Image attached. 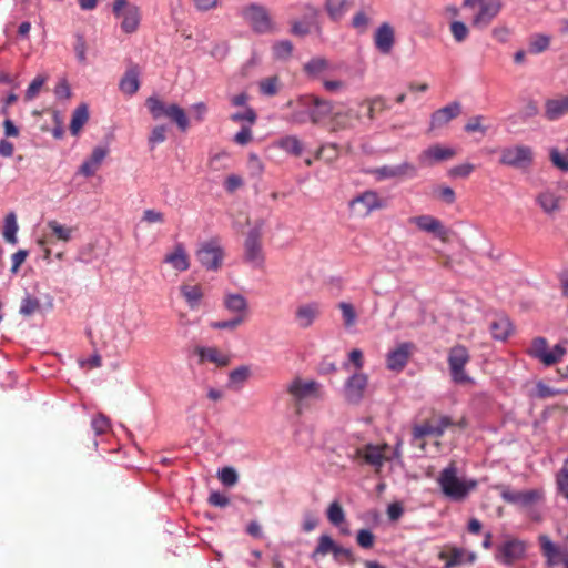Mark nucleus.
Wrapping results in <instances>:
<instances>
[{"instance_id": "obj_32", "label": "nucleus", "mask_w": 568, "mask_h": 568, "mask_svg": "<svg viewBox=\"0 0 568 568\" xmlns=\"http://www.w3.org/2000/svg\"><path fill=\"white\" fill-rule=\"evenodd\" d=\"M353 6L352 0H326L325 10L329 19L334 22H338L343 19L346 12Z\"/></svg>"}, {"instance_id": "obj_6", "label": "nucleus", "mask_w": 568, "mask_h": 568, "mask_svg": "<svg viewBox=\"0 0 568 568\" xmlns=\"http://www.w3.org/2000/svg\"><path fill=\"white\" fill-rule=\"evenodd\" d=\"M568 341H562L554 346L552 349H548V343L545 337H536L532 339L531 345L528 349V354L538 359L545 366H552L559 363L562 357L567 354L566 344Z\"/></svg>"}, {"instance_id": "obj_19", "label": "nucleus", "mask_w": 568, "mask_h": 568, "mask_svg": "<svg viewBox=\"0 0 568 568\" xmlns=\"http://www.w3.org/2000/svg\"><path fill=\"white\" fill-rule=\"evenodd\" d=\"M499 489L503 500L509 504L529 506L542 498V491L538 489L514 491L507 486H500Z\"/></svg>"}, {"instance_id": "obj_36", "label": "nucleus", "mask_w": 568, "mask_h": 568, "mask_svg": "<svg viewBox=\"0 0 568 568\" xmlns=\"http://www.w3.org/2000/svg\"><path fill=\"white\" fill-rule=\"evenodd\" d=\"M119 87L123 93L133 95L140 88L138 69H129L121 79Z\"/></svg>"}, {"instance_id": "obj_24", "label": "nucleus", "mask_w": 568, "mask_h": 568, "mask_svg": "<svg viewBox=\"0 0 568 568\" xmlns=\"http://www.w3.org/2000/svg\"><path fill=\"white\" fill-rule=\"evenodd\" d=\"M413 344L402 343L394 351L387 354L386 365L387 368L395 372L404 369L412 355Z\"/></svg>"}, {"instance_id": "obj_35", "label": "nucleus", "mask_w": 568, "mask_h": 568, "mask_svg": "<svg viewBox=\"0 0 568 568\" xmlns=\"http://www.w3.org/2000/svg\"><path fill=\"white\" fill-rule=\"evenodd\" d=\"M326 515L328 521L333 526L338 527L343 535H349V529L346 526H343L345 524V511L338 501L329 504Z\"/></svg>"}, {"instance_id": "obj_20", "label": "nucleus", "mask_w": 568, "mask_h": 568, "mask_svg": "<svg viewBox=\"0 0 568 568\" xmlns=\"http://www.w3.org/2000/svg\"><path fill=\"white\" fill-rule=\"evenodd\" d=\"M525 550L523 541L509 539L498 547L496 557L500 562L511 565L524 557Z\"/></svg>"}, {"instance_id": "obj_53", "label": "nucleus", "mask_w": 568, "mask_h": 568, "mask_svg": "<svg viewBox=\"0 0 568 568\" xmlns=\"http://www.w3.org/2000/svg\"><path fill=\"white\" fill-rule=\"evenodd\" d=\"M91 426L97 435L108 433L111 427L109 418L102 414H99L92 418Z\"/></svg>"}, {"instance_id": "obj_2", "label": "nucleus", "mask_w": 568, "mask_h": 568, "mask_svg": "<svg viewBox=\"0 0 568 568\" xmlns=\"http://www.w3.org/2000/svg\"><path fill=\"white\" fill-rule=\"evenodd\" d=\"M285 392L294 407L295 414L301 416L311 400H318L323 397V386L315 379L294 376L286 385Z\"/></svg>"}, {"instance_id": "obj_56", "label": "nucleus", "mask_w": 568, "mask_h": 568, "mask_svg": "<svg viewBox=\"0 0 568 568\" xmlns=\"http://www.w3.org/2000/svg\"><path fill=\"white\" fill-rule=\"evenodd\" d=\"M339 310L342 311V316L344 320L345 326L349 327L355 324L356 322V313L352 304L346 302H341L338 305Z\"/></svg>"}, {"instance_id": "obj_39", "label": "nucleus", "mask_w": 568, "mask_h": 568, "mask_svg": "<svg viewBox=\"0 0 568 568\" xmlns=\"http://www.w3.org/2000/svg\"><path fill=\"white\" fill-rule=\"evenodd\" d=\"M17 231H18V224H17V216L13 212H10L6 215L3 227H2V235L3 239L11 244L17 243Z\"/></svg>"}, {"instance_id": "obj_28", "label": "nucleus", "mask_w": 568, "mask_h": 568, "mask_svg": "<svg viewBox=\"0 0 568 568\" xmlns=\"http://www.w3.org/2000/svg\"><path fill=\"white\" fill-rule=\"evenodd\" d=\"M462 112L459 102H453L445 105L432 114L430 129L440 128L447 124L453 119L457 118Z\"/></svg>"}, {"instance_id": "obj_16", "label": "nucleus", "mask_w": 568, "mask_h": 568, "mask_svg": "<svg viewBox=\"0 0 568 568\" xmlns=\"http://www.w3.org/2000/svg\"><path fill=\"white\" fill-rule=\"evenodd\" d=\"M538 544L548 568L559 566L562 558L568 554L567 546L554 542L547 535H540L538 537Z\"/></svg>"}, {"instance_id": "obj_49", "label": "nucleus", "mask_w": 568, "mask_h": 568, "mask_svg": "<svg viewBox=\"0 0 568 568\" xmlns=\"http://www.w3.org/2000/svg\"><path fill=\"white\" fill-rule=\"evenodd\" d=\"M387 109L388 105L383 97H375L367 101V115L369 120H373L376 113H382Z\"/></svg>"}, {"instance_id": "obj_54", "label": "nucleus", "mask_w": 568, "mask_h": 568, "mask_svg": "<svg viewBox=\"0 0 568 568\" xmlns=\"http://www.w3.org/2000/svg\"><path fill=\"white\" fill-rule=\"evenodd\" d=\"M450 32L456 42H463L467 39L469 30L462 21H454L450 23Z\"/></svg>"}, {"instance_id": "obj_14", "label": "nucleus", "mask_w": 568, "mask_h": 568, "mask_svg": "<svg viewBox=\"0 0 568 568\" xmlns=\"http://www.w3.org/2000/svg\"><path fill=\"white\" fill-rule=\"evenodd\" d=\"M303 106H311L308 121L313 124H320L324 119L332 115L333 103L313 94L301 95Z\"/></svg>"}, {"instance_id": "obj_37", "label": "nucleus", "mask_w": 568, "mask_h": 568, "mask_svg": "<svg viewBox=\"0 0 568 568\" xmlns=\"http://www.w3.org/2000/svg\"><path fill=\"white\" fill-rule=\"evenodd\" d=\"M89 120V110L87 104H80L72 113L70 131L73 135H78L83 125Z\"/></svg>"}, {"instance_id": "obj_17", "label": "nucleus", "mask_w": 568, "mask_h": 568, "mask_svg": "<svg viewBox=\"0 0 568 568\" xmlns=\"http://www.w3.org/2000/svg\"><path fill=\"white\" fill-rule=\"evenodd\" d=\"M372 174L377 181L389 179H402L405 176H415L416 168L409 162H403L398 165H383L372 170Z\"/></svg>"}, {"instance_id": "obj_27", "label": "nucleus", "mask_w": 568, "mask_h": 568, "mask_svg": "<svg viewBox=\"0 0 568 568\" xmlns=\"http://www.w3.org/2000/svg\"><path fill=\"white\" fill-rule=\"evenodd\" d=\"M387 448V445H366L356 450V456L363 458L366 464L379 468L383 466L385 460L389 459L384 453Z\"/></svg>"}, {"instance_id": "obj_43", "label": "nucleus", "mask_w": 568, "mask_h": 568, "mask_svg": "<svg viewBox=\"0 0 568 568\" xmlns=\"http://www.w3.org/2000/svg\"><path fill=\"white\" fill-rule=\"evenodd\" d=\"M335 541L328 535H321L318 538V544L314 551L311 555L313 560H316L320 556H326L327 554H333Z\"/></svg>"}, {"instance_id": "obj_4", "label": "nucleus", "mask_w": 568, "mask_h": 568, "mask_svg": "<svg viewBox=\"0 0 568 568\" xmlns=\"http://www.w3.org/2000/svg\"><path fill=\"white\" fill-rule=\"evenodd\" d=\"M145 105L154 120H159L164 116L175 123L181 131L184 132L187 130L190 122L184 109L180 105L175 103L166 104L156 97L148 98Z\"/></svg>"}, {"instance_id": "obj_3", "label": "nucleus", "mask_w": 568, "mask_h": 568, "mask_svg": "<svg viewBox=\"0 0 568 568\" xmlns=\"http://www.w3.org/2000/svg\"><path fill=\"white\" fill-rule=\"evenodd\" d=\"M264 222L256 221L245 236L243 244V262L256 270H263L265 265V253L263 248Z\"/></svg>"}, {"instance_id": "obj_61", "label": "nucleus", "mask_w": 568, "mask_h": 568, "mask_svg": "<svg viewBox=\"0 0 568 568\" xmlns=\"http://www.w3.org/2000/svg\"><path fill=\"white\" fill-rule=\"evenodd\" d=\"M333 557L336 561H347V562H354L355 558L353 555V551L348 548H345L341 545L335 544L334 550H333Z\"/></svg>"}, {"instance_id": "obj_51", "label": "nucleus", "mask_w": 568, "mask_h": 568, "mask_svg": "<svg viewBox=\"0 0 568 568\" xmlns=\"http://www.w3.org/2000/svg\"><path fill=\"white\" fill-rule=\"evenodd\" d=\"M293 44L288 40H283L273 45V53L276 59L285 60L291 57Z\"/></svg>"}, {"instance_id": "obj_47", "label": "nucleus", "mask_w": 568, "mask_h": 568, "mask_svg": "<svg viewBox=\"0 0 568 568\" xmlns=\"http://www.w3.org/2000/svg\"><path fill=\"white\" fill-rule=\"evenodd\" d=\"M510 322L507 318H500L490 324V331L496 339L504 341L510 333Z\"/></svg>"}, {"instance_id": "obj_23", "label": "nucleus", "mask_w": 568, "mask_h": 568, "mask_svg": "<svg viewBox=\"0 0 568 568\" xmlns=\"http://www.w3.org/2000/svg\"><path fill=\"white\" fill-rule=\"evenodd\" d=\"M374 44L382 54H389L392 52L395 44V31L389 23L384 22L376 29Z\"/></svg>"}, {"instance_id": "obj_18", "label": "nucleus", "mask_w": 568, "mask_h": 568, "mask_svg": "<svg viewBox=\"0 0 568 568\" xmlns=\"http://www.w3.org/2000/svg\"><path fill=\"white\" fill-rule=\"evenodd\" d=\"M368 384L367 375L363 373L353 374L345 383L344 396L348 403L358 404Z\"/></svg>"}, {"instance_id": "obj_13", "label": "nucleus", "mask_w": 568, "mask_h": 568, "mask_svg": "<svg viewBox=\"0 0 568 568\" xmlns=\"http://www.w3.org/2000/svg\"><path fill=\"white\" fill-rule=\"evenodd\" d=\"M242 17L258 33H265L272 30V21L270 14L263 6L252 3L243 8Z\"/></svg>"}, {"instance_id": "obj_50", "label": "nucleus", "mask_w": 568, "mask_h": 568, "mask_svg": "<svg viewBox=\"0 0 568 568\" xmlns=\"http://www.w3.org/2000/svg\"><path fill=\"white\" fill-rule=\"evenodd\" d=\"M356 542L363 549H371L375 544V535L369 529H361L357 531Z\"/></svg>"}, {"instance_id": "obj_8", "label": "nucleus", "mask_w": 568, "mask_h": 568, "mask_svg": "<svg viewBox=\"0 0 568 568\" xmlns=\"http://www.w3.org/2000/svg\"><path fill=\"white\" fill-rule=\"evenodd\" d=\"M196 258L209 271H217L223 263L224 250L217 239H211L200 244Z\"/></svg>"}, {"instance_id": "obj_12", "label": "nucleus", "mask_w": 568, "mask_h": 568, "mask_svg": "<svg viewBox=\"0 0 568 568\" xmlns=\"http://www.w3.org/2000/svg\"><path fill=\"white\" fill-rule=\"evenodd\" d=\"M454 423L448 416L432 418L413 428V442L416 443L426 436L440 437Z\"/></svg>"}, {"instance_id": "obj_59", "label": "nucleus", "mask_w": 568, "mask_h": 568, "mask_svg": "<svg viewBox=\"0 0 568 568\" xmlns=\"http://www.w3.org/2000/svg\"><path fill=\"white\" fill-rule=\"evenodd\" d=\"M219 479L225 486H233L237 483L239 476L234 468L224 467L219 471Z\"/></svg>"}, {"instance_id": "obj_58", "label": "nucleus", "mask_w": 568, "mask_h": 568, "mask_svg": "<svg viewBox=\"0 0 568 568\" xmlns=\"http://www.w3.org/2000/svg\"><path fill=\"white\" fill-rule=\"evenodd\" d=\"M475 170V166L471 163H463L459 165H455L449 169L448 175L450 178H467Z\"/></svg>"}, {"instance_id": "obj_62", "label": "nucleus", "mask_w": 568, "mask_h": 568, "mask_svg": "<svg viewBox=\"0 0 568 568\" xmlns=\"http://www.w3.org/2000/svg\"><path fill=\"white\" fill-rule=\"evenodd\" d=\"M257 119L255 111L252 108H246L243 112H236L231 115L233 122H248L254 124Z\"/></svg>"}, {"instance_id": "obj_34", "label": "nucleus", "mask_w": 568, "mask_h": 568, "mask_svg": "<svg viewBox=\"0 0 568 568\" xmlns=\"http://www.w3.org/2000/svg\"><path fill=\"white\" fill-rule=\"evenodd\" d=\"M286 106L292 109V113L286 118L287 122L293 124H304L308 121L311 106H303L301 97L295 101H288Z\"/></svg>"}, {"instance_id": "obj_33", "label": "nucleus", "mask_w": 568, "mask_h": 568, "mask_svg": "<svg viewBox=\"0 0 568 568\" xmlns=\"http://www.w3.org/2000/svg\"><path fill=\"white\" fill-rule=\"evenodd\" d=\"M196 352L201 362L207 361L220 367L226 366L230 363V356L222 353L216 347H199Z\"/></svg>"}, {"instance_id": "obj_7", "label": "nucleus", "mask_w": 568, "mask_h": 568, "mask_svg": "<svg viewBox=\"0 0 568 568\" xmlns=\"http://www.w3.org/2000/svg\"><path fill=\"white\" fill-rule=\"evenodd\" d=\"M112 11L118 19H121V29L125 33H133L141 22V11L138 6L129 0H114Z\"/></svg>"}, {"instance_id": "obj_57", "label": "nucleus", "mask_w": 568, "mask_h": 568, "mask_svg": "<svg viewBox=\"0 0 568 568\" xmlns=\"http://www.w3.org/2000/svg\"><path fill=\"white\" fill-rule=\"evenodd\" d=\"M318 158H323L328 162H332L338 158V145L335 143H328L322 145L317 152Z\"/></svg>"}, {"instance_id": "obj_31", "label": "nucleus", "mask_w": 568, "mask_h": 568, "mask_svg": "<svg viewBox=\"0 0 568 568\" xmlns=\"http://www.w3.org/2000/svg\"><path fill=\"white\" fill-rule=\"evenodd\" d=\"M568 113V97L550 99L545 103V116L555 121Z\"/></svg>"}, {"instance_id": "obj_1", "label": "nucleus", "mask_w": 568, "mask_h": 568, "mask_svg": "<svg viewBox=\"0 0 568 568\" xmlns=\"http://www.w3.org/2000/svg\"><path fill=\"white\" fill-rule=\"evenodd\" d=\"M437 484L442 494L450 501L463 503L478 487L474 478L459 477L455 462L449 463L437 477Z\"/></svg>"}, {"instance_id": "obj_63", "label": "nucleus", "mask_w": 568, "mask_h": 568, "mask_svg": "<svg viewBox=\"0 0 568 568\" xmlns=\"http://www.w3.org/2000/svg\"><path fill=\"white\" fill-rule=\"evenodd\" d=\"M166 139V126L165 125H156L153 128L150 136L149 143L153 148L155 144L164 142Z\"/></svg>"}, {"instance_id": "obj_46", "label": "nucleus", "mask_w": 568, "mask_h": 568, "mask_svg": "<svg viewBox=\"0 0 568 568\" xmlns=\"http://www.w3.org/2000/svg\"><path fill=\"white\" fill-rule=\"evenodd\" d=\"M465 550L460 548H452L447 552H442L440 558L446 559L444 568H453L464 562Z\"/></svg>"}, {"instance_id": "obj_48", "label": "nucleus", "mask_w": 568, "mask_h": 568, "mask_svg": "<svg viewBox=\"0 0 568 568\" xmlns=\"http://www.w3.org/2000/svg\"><path fill=\"white\" fill-rule=\"evenodd\" d=\"M556 484L558 491L568 500V458L557 474Z\"/></svg>"}, {"instance_id": "obj_10", "label": "nucleus", "mask_w": 568, "mask_h": 568, "mask_svg": "<svg viewBox=\"0 0 568 568\" xmlns=\"http://www.w3.org/2000/svg\"><path fill=\"white\" fill-rule=\"evenodd\" d=\"M470 356L467 348L463 345H456L449 349L448 365L452 378L457 384H466L473 382L466 374L464 367L469 362Z\"/></svg>"}, {"instance_id": "obj_42", "label": "nucleus", "mask_w": 568, "mask_h": 568, "mask_svg": "<svg viewBox=\"0 0 568 568\" xmlns=\"http://www.w3.org/2000/svg\"><path fill=\"white\" fill-rule=\"evenodd\" d=\"M329 62L325 58L315 57L304 64V71L312 77H316L329 69Z\"/></svg>"}, {"instance_id": "obj_22", "label": "nucleus", "mask_w": 568, "mask_h": 568, "mask_svg": "<svg viewBox=\"0 0 568 568\" xmlns=\"http://www.w3.org/2000/svg\"><path fill=\"white\" fill-rule=\"evenodd\" d=\"M322 314V306L318 302L304 303L295 311V321L301 328H308Z\"/></svg>"}, {"instance_id": "obj_41", "label": "nucleus", "mask_w": 568, "mask_h": 568, "mask_svg": "<svg viewBox=\"0 0 568 568\" xmlns=\"http://www.w3.org/2000/svg\"><path fill=\"white\" fill-rule=\"evenodd\" d=\"M48 227L50 229V234L62 242H69L75 231V227L64 226L54 220L48 222Z\"/></svg>"}, {"instance_id": "obj_45", "label": "nucleus", "mask_w": 568, "mask_h": 568, "mask_svg": "<svg viewBox=\"0 0 568 568\" xmlns=\"http://www.w3.org/2000/svg\"><path fill=\"white\" fill-rule=\"evenodd\" d=\"M550 44V37L546 34L536 33L529 38V52L539 54L546 51Z\"/></svg>"}, {"instance_id": "obj_26", "label": "nucleus", "mask_w": 568, "mask_h": 568, "mask_svg": "<svg viewBox=\"0 0 568 568\" xmlns=\"http://www.w3.org/2000/svg\"><path fill=\"white\" fill-rule=\"evenodd\" d=\"M359 119V112L354 111L353 109L332 113V119L328 124V131L331 133H337L339 131L353 129V121Z\"/></svg>"}, {"instance_id": "obj_5", "label": "nucleus", "mask_w": 568, "mask_h": 568, "mask_svg": "<svg viewBox=\"0 0 568 568\" xmlns=\"http://www.w3.org/2000/svg\"><path fill=\"white\" fill-rule=\"evenodd\" d=\"M463 7L475 10L471 26L478 29L487 28L499 14L503 8L501 0H464Z\"/></svg>"}, {"instance_id": "obj_40", "label": "nucleus", "mask_w": 568, "mask_h": 568, "mask_svg": "<svg viewBox=\"0 0 568 568\" xmlns=\"http://www.w3.org/2000/svg\"><path fill=\"white\" fill-rule=\"evenodd\" d=\"M181 294L191 308L196 307L203 297V292L200 285H182Z\"/></svg>"}, {"instance_id": "obj_21", "label": "nucleus", "mask_w": 568, "mask_h": 568, "mask_svg": "<svg viewBox=\"0 0 568 568\" xmlns=\"http://www.w3.org/2000/svg\"><path fill=\"white\" fill-rule=\"evenodd\" d=\"M456 154L452 148L434 144L425 149L419 155L418 161L423 166H433L435 163L447 161Z\"/></svg>"}, {"instance_id": "obj_29", "label": "nucleus", "mask_w": 568, "mask_h": 568, "mask_svg": "<svg viewBox=\"0 0 568 568\" xmlns=\"http://www.w3.org/2000/svg\"><path fill=\"white\" fill-rule=\"evenodd\" d=\"M108 152L106 148H94L91 155L79 168V173L87 178L94 175L108 155Z\"/></svg>"}, {"instance_id": "obj_55", "label": "nucleus", "mask_w": 568, "mask_h": 568, "mask_svg": "<svg viewBox=\"0 0 568 568\" xmlns=\"http://www.w3.org/2000/svg\"><path fill=\"white\" fill-rule=\"evenodd\" d=\"M260 91L265 95H275L278 91L277 77H270L260 82Z\"/></svg>"}, {"instance_id": "obj_60", "label": "nucleus", "mask_w": 568, "mask_h": 568, "mask_svg": "<svg viewBox=\"0 0 568 568\" xmlns=\"http://www.w3.org/2000/svg\"><path fill=\"white\" fill-rule=\"evenodd\" d=\"M369 24V17L364 12H357L352 19V27L356 29L358 32H366Z\"/></svg>"}, {"instance_id": "obj_30", "label": "nucleus", "mask_w": 568, "mask_h": 568, "mask_svg": "<svg viewBox=\"0 0 568 568\" xmlns=\"http://www.w3.org/2000/svg\"><path fill=\"white\" fill-rule=\"evenodd\" d=\"M164 262L170 264L174 270L184 272L190 267L189 255L182 243L174 245L173 251L168 253L164 257Z\"/></svg>"}, {"instance_id": "obj_64", "label": "nucleus", "mask_w": 568, "mask_h": 568, "mask_svg": "<svg viewBox=\"0 0 568 568\" xmlns=\"http://www.w3.org/2000/svg\"><path fill=\"white\" fill-rule=\"evenodd\" d=\"M550 159L555 166L561 171H568V159L562 155L558 150H551Z\"/></svg>"}, {"instance_id": "obj_25", "label": "nucleus", "mask_w": 568, "mask_h": 568, "mask_svg": "<svg viewBox=\"0 0 568 568\" xmlns=\"http://www.w3.org/2000/svg\"><path fill=\"white\" fill-rule=\"evenodd\" d=\"M223 305L230 313L234 314V317L241 318L242 322L248 318V302L242 294H225Z\"/></svg>"}, {"instance_id": "obj_52", "label": "nucleus", "mask_w": 568, "mask_h": 568, "mask_svg": "<svg viewBox=\"0 0 568 568\" xmlns=\"http://www.w3.org/2000/svg\"><path fill=\"white\" fill-rule=\"evenodd\" d=\"M250 374H251V372H250L248 366L242 365V366L230 372V374H229L230 383L242 385L243 383H245L247 381V378L250 377Z\"/></svg>"}, {"instance_id": "obj_15", "label": "nucleus", "mask_w": 568, "mask_h": 568, "mask_svg": "<svg viewBox=\"0 0 568 568\" xmlns=\"http://www.w3.org/2000/svg\"><path fill=\"white\" fill-rule=\"evenodd\" d=\"M409 224H414L419 231L429 233L440 241L446 242L448 240L449 231L443 224L440 220L433 215L422 214L412 216L408 219Z\"/></svg>"}, {"instance_id": "obj_38", "label": "nucleus", "mask_w": 568, "mask_h": 568, "mask_svg": "<svg viewBox=\"0 0 568 568\" xmlns=\"http://www.w3.org/2000/svg\"><path fill=\"white\" fill-rule=\"evenodd\" d=\"M537 202L547 214H551L559 210V197L549 191L541 192L537 196Z\"/></svg>"}, {"instance_id": "obj_11", "label": "nucleus", "mask_w": 568, "mask_h": 568, "mask_svg": "<svg viewBox=\"0 0 568 568\" xmlns=\"http://www.w3.org/2000/svg\"><path fill=\"white\" fill-rule=\"evenodd\" d=\"M386 201L375 191H365L349 202V209L358 216H368L374 210L384 209Z\"/></svg>"}, {"instance_id": "obj_44", "label": "nucleus", "mask_w": 568, "mask_h": 568, "mask_svg": "<svg viewBox=\"0 0 568 568\" xmlns=\"http://www.w3.org/2000/svg\"><path fill=\"white\" fill-rule=\"evenodd\" d=\"M278 145L282 150L295 156H300L303 152V145L295 135H287L280 140Z\"/></svg>"}, {"instance_id": "obj_9", "label": "nucleus", "mask_w": 568, "mask_h": 568, "mask_svg": "<svg viewBox=\"0 0 568 568\" xmlns=\"http://www.w3.org/2000/svg\"><path fill=\"white\" fill-rule=\"evenodd\" d=\"M534 161V152L527 145H514L500 151L499 163L515 169H527Z\"/></svg>"}]
</instances>
